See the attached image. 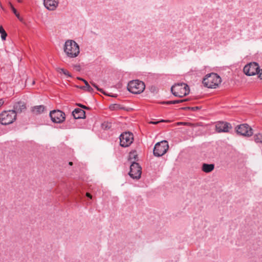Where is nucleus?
<instances>
[{"label":"nucleus","mask_w":262,"mask_h":262,"mask_svg":"<svg viewBox=\"0 0 262 262\" xmlns=\"http://www.w3.org/2000/svg\"><path fill=\"white\" fill-rule=\"evenodd\" d=\"M64 51L68 57L74 58L79 53V47L75 41L68 40L64 43Z\"/></svg>","instance_id":"nucleus-1"},{"label":"nucleus","mask_w":262,"mask_h":262,"mask_svg":"<svg viewBox=\"0 0 262 262\" xmlns=\"http://www.w3.org/2000/svg\"><path fill=\"white\" fill-rule=\"evenodd\" d=\"M171 93L176 97L182 98L187 95L190 91L188 85L185 83H175L171 88Z\"/></svg>","instance_id":"nucleus-2"},{"label":"nucleus","mask_w":262,"mask_h":262,"mask_svg":"<svg viewBox=\"0 0 262 262\" xmlns=\"http://www.w3.org/2000/svg\"><path fill=\"white\" fill-rule=\"evenodd\" d=\"M221 82V77L214 73L207 74L202 81L204 85L208 88H215Z\"/></svg>","instance_id":"nucleus-3"},{"label":"nucleus","mask_w":262,"mask_h":262,"mask_svg":"<svg viewBox=\"0 0 262 262\" xmlns=\"http://www.w3.org/2000/svg\"><path fill=\"white\" fill-rule=\"evenodd\" d=\"M16 119V114L14 111H4L0 114V123L7 125L13 123Z\"/></svg>","instance_id":"nucleus-4"},{"label":"nucleus","mask_w":262,"mask_h":262,"mask_svg":"<svg viewBox=\"0 0 262 262\" xmlns=\"http://www.w3.org/2000/svg\"><path fill=\"white\" fill-rule=\"evenodd\" d=\"M145 85L143 81L135 80L130 81L127 85V90L133 94H140L145 89Z\"/></svg>","instance_id":"nucleus-5"},{"label":"nucleus","mask_w":262,"mask_h":262,"mask_svg":"<svg viewBox=\"0 0 262 262\" xmlns=\"http://www.w3.org/2000/svg\"><path fill=\"white\" fill-rule=\"evenodd\" d=\"M169 148L168 142L166 140H163L157 143L153 150L154 155L159 157L166 153Z\"/></svg>","instance_id":"nucleus-6"},{"label":"nucleus","mask_w":262,"mask_h":262,"mask_svg":"<svg viewBox=\"0 0 262 262\" xmlns=\"http://www.w3.org/2000/svg\"><path fill=\"white\" fill-rule=\"evenodd\" d=\"M120 145L123 147H127L130 145L134 141V135L129 132H125L120 136Z\"/></svg>","instance_id":"nucleus-7"},{"label":"nucleus","mask_w":262,"mask_h":262,"mask_svg":"<svg viewBox=\"0 0 262 262\" xmlns=\"http://www.w3.org/2000/svg\"><path fill=\"white\" fill-rule=\"evenodd\" d=\"M235 131L238 135L246 137H251L253 134L252 128L247 124H242L235 127Z\"/></svg>","instance_id":"nucleus-8"},{"label":"nucleus","mask_w":262,"mask_h":262,"mask_svg":"<svg viewBox=\"0 0 262 262\" xmlns=\"http://www.w3.org/2000/svg\"><path fill=\"white\" fill-rule=\"evenodd\" d=\"M142 173V168L138 163L136 162H132L130 166V171L128 173L129 176L134 179L138 180L141 178Z\"/></svg>","instance_id":"nucleus-9"},{"label":"nucleus","mask_w":262,"mask_h":262,"mask_svg":"<svg viewBox=\"0 0 262 262\" xmlns=\"http://www.w3.org/2000/svg\"><path fill=\"white\" fill-rule=\"evenodd\" d=\"M50 117L52 121L56 123H61L66 119L64 113L59 110L51 111L50 112Z\"/></svg>","instance_id":"nucleus-10"},{"label":"nucleus","mask_w":262,"mask_h":262,"mask_svg":"<svg viewBox=\"0 0 262 262\" xmlns=\"http://www.w3.org/2000/svg\"><path fill=\"white\" fill-rule=\"evenodd\" d=\"M259 67L257 63L253 62L246 64L243 69L244 73L247 76H253L258 74Z\"/></svg>","instance_id":"nucleus-11"},{"label":"nucleus","mask_w":262,"mask_h":262,"mask_svg":"<svg viewBox=\"0 0 262 262\" xmlns=\"http://www.w3.org/2000/svg\"><path fill=\"white\" fill-rule=\"evenodd\" d=\"M216 131L218 133L228 132L229 126L227 122L223 121L217 122L215 125Z\"/></svg>","instance_id":"nucleus-12"},{"label":"nucleus","mask_w":262,"mask_h":262,"mask_svg":"<svg viewBox=\"0 0 262 262\" xmlns=\"http://www.w3.org/2000/svg\"><path fill=\"white\" fill-rule=\"evenodd\" d=\"M45 7L49 10H54L58 5V0H44Z\"/></svg>","instance_id":"nucleus-13"},{"label":"nucleus","mask_w":262,"mask_h":262,"mask_svg":"<svg viewBox=\"0 0 262 262\" xmlns=\"http://www.w3.org/2000/svg\"><path fill=\"white\" fill-rule=\"evenodd\" d=\"M26 103L23 101H19L14 103L12 111H14L16 114L17 113H21L26 110Z\"/></svg>","instance_id":"nucleus-14"},{"label":"nucleus","mask_w":262,"mask_h":262,"mask_svg":"<svg viewBox=\"0 0 262 262\" xmlns=\"http://www.w3.org/2000/svg\"><path fill=\"white\" fill-rule=\"evenodd\" d=\"M72 115L74 119H84L85 118V112L80 108H75L72 112Z\"/></svg>","instance_id":"nucleus-15"},{"label":"nucleus","mask_w":262,"mask_h":262,"mask_svg":"<svg viewBox=\"0 0 262 262\" xmlns=\"http://www.w3.org/2000/svg\"><path fill=\"white\" fill-rule=\"evenodd\" d=\"M77 79L79 80L82 81L84 83L85 85L84 86H77L78 88L85 91H87L90 93H93L94 92L93 89L90 85V84H89L88 82L86 80L80 77H77Z\"/></svg>","instance_id":"nucleus-16"},{"label":"nucleus","mask_w":262,"mask_h":262,"mask_svg":"<svg viewBox=\"0 0 262 262\" xmlns=\"http://www.w3.org/2000/svg\"><path fill=\"white\" fill-rule=\"evenodd\" d=\"M214 169V164L203 163L202 166V170L206 173H209Z\"/></svg>","instance_id":"nucleus-17"},{"label":"nucleus","mask_w":262,"mask_h":262,"mask_svg":"<svg viewBox=\"0 0 262 262\" xmlns=\"http://www.w3.org/2000/svg\"><path fill=\"white\" fill-rule=\"evenodd\" d=\"M45 109V106L40 105L32 107L31 108V111L33 114L38 115L43 113Z\"/></svg>","instance_id":"nucleus-18"},{"label":"nucleus","mask_w":262,"mask_h":262,"mask_svg":"<svg viewBox=\"0 0 262 262\" xmlns=\"http://www.w3.org/2000/svg\"><path fill=\"white\" fill-rule=\"evenodd\" d=\"M188 99H180V100H171V101H161L159 102V103L161 104H178L180 103H182L187 101H188Z\"/></svg>","instance_id":"nucleus-19"},{"label":"nucleus","mask_w":262,"mask_h":262,"mask_svg":"<svg viewBox=\"0 0 262 262\" xmlns=\"http://www.w3.org/2000/svg\"><path fill=\"white\" fill-rule=\"evenodd\" d=\"M253 140L256 143L262 144V133H258L253 135Z\"/></svg>","instance_id":"nucleus-20"},{"label":"nucleus","mask_w":262,"mask_h":262,"mask_svg":"<svg viewBox=\"0 0 262 262\" xmlns=\"http://www.w3.org/2000/svg\"><path fill=\"white\" fill-rule=\"evenodd\" d=\"M9 5L12 11H13L14 14L15 15V16L17 17V18L20 21H22L23 19V18L20 16L19 13L17 11V10L14 7V6L12 4V3L11 2H9Z\"/></svg>","instance_id":"nucleus-21"},{"label":"nucleus","mask_w":262,"mask_h":262,"mask_svg":"<svg viewBox=\"0 0 262 262\" xmlns=\"http://www.w3.org/2000/svg\"><path fill=\"white\" fill-rule=\"evenodd\" d=\"M56 71L58 72H59V73H60V74L62 73L69 77H72L71 74L70 73V72L67 70H66L63 68H57L56 69Z\"/></svg>","instance_id":"nucleus-22"},{"label":"nucleus","mask_w":262,"mask_h":262,"mask_svg":"<svg viewBox=\"0 0 262 262\" xmlns=\"http://www.w3.org/2000/svg\"><path fill=\"white\" fill-rule=\"evenodd\" d=\"M110 109L112 111L124 110V107L119 104H113L110 106Z\"/></svg>","instance_id":"nucleus-23"},{"label":"nucleus","mask_w":262,"mask_h":262,"mask_svg":"<svg viewBox=\"0 0 262 262\" xmlns=\"http://www.w3.org/2000/svg\"><path fill=\"white\" fill-rule=\"evenodd\" d=\"M0 33L1 34V37L2 40H5L7 36V33L3 28L2 26H0Z\"/></svg>","instance_id":"nucleus-24"},{"label":"nucleus","mask_w":262,"mask_h":262,"mask_svg":"<svg viewBox=\"0 0 262 262\" xmlns=\"http://www.w3.org/2000/svg\"><path fill=\"white\" fill-rule=\"evenodd\" d=\"M133 159L135 160L138 159V155L136 150H133L129 152L128 160H130Z\"/></svg>","instance_id":"nucleus-25"},{"label":"nucleus","mask_w":262,"mask_h":262,"mask_svg":"<svg viewBox=\"0 0 262 262\" xmlns=\"http://www.w3.org/2000/svg\"><path fill=\"white\" fill-rule=\"evenodd\" d=\"M90 83L98 91L100 92L101 93H102V94H104V95H106V93L104 92V91L102 89H100L99 88H98V85L96 84V83H95V82H94L93 81H90Z\"/></svg>","instance_id":"nucleus-26"},{"label":"nucleus","mask_w":262,"mask_h":262,"mask_svg":"<svg viewBox=\"0 0 262 262\" xmlns=\"http://www.w3.org/2000/svg\"><path fill=\"white\" fill-rule=\"evenodd\" d=\"M76 105L77 106H79L81 108H83V109H84V110H90V108L89 107L86 106H85L84 105H83L82 104L77 103Z\"/></svg>","instance_id":"nucleus-27"},{"label":"nucleus","mask_w":262,"mask_h":262,"mask_svg":"<svg viewBox=\"0 0 262 262\" xmlns=\"http://www.w3.org/2000/svg\"><path fill=\"white\" fill-rule=\"evenodd\" d=\"M169 122V120H165L162 119V120H161L159 121H156V122H155V121H150L149 122V123L152 124H158V123H159L160 122Z\"/></svg>","instance_id":"nucleus-28"},{"label":"nucleus","mask_w":262,"mask_h":262,"mask_svg":"<svg viewBox=\"0 0 262 262\" xmlns=\"http://www.w3.org/2000/svg\"><path fill=\"white\" fill-rule=\"evenodd\" d=\"M201 108H202L201 106L191 107V111H196L198 110H201Z\"/></svg>","instance_id":"nucleus-29"},{"label":"nucleus","mask_w":262,"mask_h":262,"mask_svg":"<svg viewBox=\"0 0 262 262\" xmlns=\"http://www.w3.org/2000/svg\"><path fill=\"white\" fill-rule=\"evenodd\" d=\"M258 78L262 80V69L261 70H259V71L258 72Z\"/></svg>","instance_id":"nucleus-30"},{"label":"nucleus","mask_w":262,"mask_h":262,"mask_svg":"<svg viewBox=\"0 0 262 262\" xmlns=\"http://www.w3.org/2000/svg\"><path fill=\"white\" fill-rule=\"evenodd\" d=\"M74 68L76 69V71L79 72L81 70V67L80 65H75Z\"/></svg>","instance_id":"nucleus-31"},{"label":"nucleus","mask_w":262,"mask_h":262,"mask_svg":"<svg viewBox=\"0 0 262 262\" xmlns=\"http://www.w3.org/2000/svg\"><path fill=\"white\" fill-rule=\"evenodd\" d=\"M181 110H191V107L187 106V107H183L179 108Z\"/></svg>","instance_id":"nucleus-32"},{"label":"nucleus","mask_w":262,"mask_h":262,"mask_svg":"<svg viewBox=\"0 0 262 262\" xmlns=\"http://www.w3.org/2000/svg\"><path fill=\"white\" fill-rule=\"evenodd\" d=\"M177 124H178V125H187V124H190V123H187V122H178Z\"/></svg>","instance_id":"nucleus-33"},{"label":"nucleus","mask_w":262,"mask_h":262,"mask_svg":"<svg viewBox=\"0 0 262 262\" xmlns=\"http://www.w3.org/2000/svg\"><path fill=\"white\" fill-rule=\"evenodd\" d=\"M4 104V100L3 99H0V107Z\"/></svg>","instance_id":"nucleus-34"},{"label":"nucleus","mask_w":262,"mask_h":262,"mask_svg":"<svg viewBox=\"0 0 262 262\" xmlns=\"http://www.w3.org/2000/svg\"><path fill=\"white\" fill-rule=\"evenodd\" d=\"M86 196H88V198H89L90 199H92V195L89 192H86Z\"/></svg>","instance_id":"nucleus-35"},{"label":"nucleus","mask_w":262,"mask_h":262,"mask_svg":"<svg viewBox=\"0 0 262 262\" xmlns=\"http://www.w3.org/2000/svg\"><path fill=\"white\" fill-rule=\"evenodd\" d=\"M105 95H107V96H111V97H116L117 96V95H112L107 94L106 93Z\"/></svg>","instance_id":"nucleus-36"},{"label":"nucleus","mask_w":262,"mask_h":262,"mask_svg":"<svg viewBox=\"0 0 262 262\" xmlns=\"http://www.w3.org/2000/svg\"><path fill=\"white\" fill-rule=\"evenodd\" d=\"M69 164L70 166H72V165H73V162H69Z\"/></svg>","instance_id":"nucleus-37"},{"label":"nucleus","mask_w":262,"mask_h":262,"mask_svg":"<svg viewBox=\"0 0 262 262\" xmlns=\"http://www.w3.org/2000/svg\"><path fill=\"white\" fill-rule=\"evenodd\" d=\"M17 1L19 3H21L23 2V0H17Z\"/></svg>","instance_id":"nucleus-38"},{"label":"nucleus","mask_w":262,"mask_h":262,"mask_svg":"<svg viewBox=\"0 0 262 262\" xmlns=\"http://www.w3.org/2000/svg\"><path fill=\"white\" fill-rule=\"evenodd\" d=\"M111 127V125L108 126V125H107L105 126V128H110Z\"/></svg>","instance_id":"nucleus-39"},{"label":"nucleus","mask_w":262,"mask_h":262,"mask_svg":"<svg viewBox=\"0 0 262 262\" xmlns=\"http://www.w3.org/2000/svg\"><path fill=\"white\" fill-rule=\"evenodd\" d=\"M0 6H1V8H2V9H3V7H2V5H1V3H0Z\"/></svg>","instance_id":"nucleus-40"},{"label":"nucleus","mask_w":262,"mask_h":262,"mask_svg":"<svg viewBox=\"0 0 262 262\" xmlns=\"http://www.w3.org/2000/svg\"><path fill=\"white\" fill-rule=\"evenodd\" d=\"M32 83H33V84H34L35 83V81H33Z\"/></svg>","instance_id":"nucleus-41"}]
</instances>
